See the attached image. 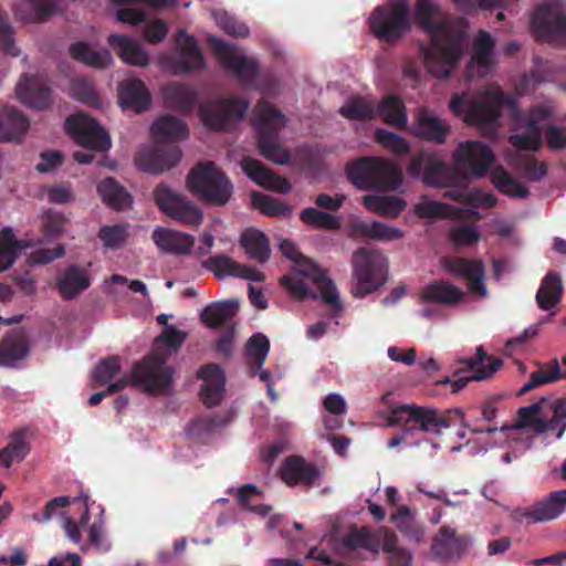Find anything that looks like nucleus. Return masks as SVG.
Returning <instances> with one entry per match:
<instances>
[{
    "label": "nucleus",
    "instance_id": "nucleus-1",
    "mask_svg": "<svg viewBox=\"0 0 566 566\" xmlns=\"http://www.w3.org/2000/svg\"><path fill=\"white\" fill-rule=\"evenodd\" d=\"M413 14L419 28L430 35L428 44H419L427 71L438 78H448L463 56L465 31L434 0H417Z\"/></svg>",
    "mask_w": 566,
    "mask_h": 566
},
{
    "label": "nucleus",
    "instance_id": "nucleus-2",
    "mask_svg": "<svg viewBox=\"0 0 566 566\" xmlns=\"http://www.w3.org/2000/svg\"><path fill=\"white\" fill-rule=\"evenodd\" d=\"M453 168L433 154L421 149L415 154L407 172L412 178H420L431 187L455 186L461 178L484 177L495 160L492 149L478 140L461 143L452 155Z\"/></svg>",
    "mask_w": 566,
    "mask_h": 566
},
{
    "label": "nucleus",
    "instance_id": "nucleus-3",
    "mask_svg": "<svg viewBox=\"0 0 566 566\" xmlns=\"http://www.w3.org/2000/svg\"><path fill=\"white\" fill-rule=\"evenodd\" d=\"M187 335L174 326H167L156 338L155 348L132 368L133 386L148 392H161L170 388L174 369L167 365L170 356L179 350Z\"/></svg>",
    "mask_w": 566,
    "mask_h": 566
},
{
    "label": "nucleus",
    "instance_id": "nucleus-4",
    "mask_svg": "<svg viewBox=\"0 0 566 566\" xmlns=\"http://www.w3.org/2000/svg\"><path fill=\"white\" fill-rule=\"evenodd\" d=\"M350 182L361 190L395 191L402 184L401 168L381 157H364L346 167Z\"/></svg>",
    "mask_w": 566,
    "mask_h": 566
},
{
    "label": "nucleus",
    "instance_id": "nucleus-5",
    "mask_svg": "<svg viewBox=\"0 0 566 566\" xmlns=\"http://www.w3.org/2000/svg\"><path fill=\"white\" fill-rule=\"evenodd\" d=\"M255 112L253 125L258 132V147L261 155L275 164H286L290 160V154L279 144V132L285 126V116L264 98L258 102Z\"/></svg>",
    "mask_w": 566,
    "mask_h": 566
},
{
    "label": "nucleus",
    "instance_id": "nucleus-6",
    "mask_svg": "<svg viewBox=\"0 0 566 566\" xmlns=\"http://www.w3.org/2000/svg\"><path fill=\"white\" fill-rule=\"evenodd\" d=\"M188 189L202 202L214 207L226 206L233 193V185L213 161L195 166L187 178Z\"/></svg>",
    "mask_w": 566,
    "mask_h": 566
},
{
    "label": "nucleus",
    "instance_id": "nucleus-7",
    "mask_svg": "<svg viewBox=\"0 0 566 566\" xmlns=\"http://www.w3.org/2000/svg\"><path fill=\"white\" fill-rule=\"evenodd\" d=\"M371 34L380 42L396 44L411 29L410 7L406 0H389L377 6L368 18Z\"/></svg>",
    "mask_w": 566,
    "mask_h": 566
},
{
    "label": "nucleus",
    "instance_id": "nucleus-8",
    "mask_svg": "<svg viewBox=\"0 0 566 566\" xmlns=\"http://www.w3.org/2000/svg\"><path fill=\"white\" fill-rule=\"evenodd\" d=\"M353 276L356 285L355 297H364L384 285L387 281V261L378 251L367 248L357 249L352 258Z\"/></svg>",
    "mask_w": 566,
    "mask_h": 566
},
{
    "label": "nucleus",
    "instance_id": "nucleus-9",
    "mask_svg": "<svg viewBox=\"0 0 566 566\" xmlns=\"http://www.w3.org/2000/svg\"><path fill=\"white\" fill-rule=\"evenodd\" d=\"M394 419L403 422L401 434L394 436L388 441V448H395L406 441L409 434L420 430L431 433H440L442 429L450 427V420L447 416L439 415L437 410L418 407L400 406L394 411Z\"/></svg>",
    "mask_w": 566,
    "mask_h": 566
},
{
    "label": "nucleus",
    "instance_id": "nucleus-10",
    "mask_svg": "<svg viewBox=\"0 0 566 566\" xmlns=\"http://www.w3.org/2000/svg\"><path fill=\"white\" fill-rule=\"evenodd\" d=\"M475 350L474 356L457 359V363L464 367L457 369L452 377H446L439 382L450 385L452 392H459L470 381H483L493 378L503 366V360L488 355L482 346H478Z\"/></svg>",
    "mask_w": 566,
    "mask_h": 566
},
{
    "label": "nucleus",
    "instance_id": "nucleus-11",
    "mask_svg": "<svg viewBox=\"0 0 566 566\" xmlns=\"http://www.w3.org/2000/svg\"><path fill=\"white\" fill-rule=\"evenodd\" d=\"M154 200L166 217L178 223L197 227L203 220L202 211L192 201L165 184L155 188Z\"/></svg>",
    "mask_w": 566,
    "mask_h": 566
},
{
    "label": "nucleus",
    "instance_id": "nucleus-12",
    "mask_svg": "<svg viewBox=\"0 0 566 566\" xmlns=\"http://www.w3.org/2000/svg\"><path fill=\"white\" fill-rule=\"evenodd\" d=\"M154 200L166 217L178 223L197 227L203 220L202 211L192 201L165 184L155 188Z\"/></svg>",
    "mask_w": 566,
    "mask_h": 566
},
{
    "label": "nucleus",
    "instance_id": "nucleus-13",
    "mask_svg": "<svg viewBox=\"0 0 566 566\" xmlns=\"http://www.w3.org/2000/svg\"><path fill=\"white\" fill-rule=\"evenodd\" d=\"M531 25L538 41L566 43V13L558 2H546L534 11Z\"/></svg>",
    "mask_w": 566,
    "mask_h": 566
},
{
    "label": "nucleus",
    "instance_id": "nucleus-14",
    "mask_svg": "<svg viewBox=\"0 0 566 566\" xmlns=\"http://www.w3.org/2000/svg\"><path fill=\"white\" fill-rule=\"evenodd\" d=\"M208 44L219 63L230 71L240 83L252 85L259 75L256 60L240 55L237 49L216 35L208 38Z\"/></svg>",
    "mask_w": 566,
    "mask_h": 566
},
{
    "label": "nucleus",
    "instance_id": "nucleus-15",
    "mask_svg": "<svg viewBox=\"0 0 566 566\" xmlns=\"http://www.w3.org/2000/svg\"><path fill=\"white\" fill-rule=\"evenodd\" d=\"M249 108V102L241 97L210 101L199 107V116L206 127L212 130H229Z\"/></svg>",
    "mask_w": 566,
    "mask_h": 566
},
{
    "label": "nucleus",
    "instance_id": "nucleus-16",
    "mask_svg": "<svg viewBox=\"0 0 566 566\" xmlns=\"http://www.w3.org/2000/svg\"><path fill=\"white\" fill-rule=\"evenodd\" d=\"M65 126L67 134L84 148L106 150L111 147L107 132L88 115L83 113L71 115L66 118Z\"/></svg>",
    "mask_w": 566,
    "mask_h": 566
},
{
    "label": "nucleus",
    "instance_id": "nucleus-17",
    "mask_svg": "<svg viewBox=\"0 0 566 566\" xmlns=\"http://www.w3.org/2000/svg\"><path fill=\"white\" fill-rule=\"evenodd\" d=\"M15 94L23 105L36 111H44L53 103L49 80L42 74H22Z\"/></svg>",
    "mask_w": 566,
    "mask_h": 566
},
{
    "label": "nucleus",
    "instance_id": "nucleus-18",
    "mask_svg": "<svg viewBox=\"0 0 566 566\" xmlns=\"http://www.w3.org/2000/svg\"><path fill=\"white\" fill-rule=\"evenodd\" d=\"M180 158L181 151L177 145L158 142L155 147L140 149L135 163L143 171L160 174L176 166Z\"/></svg>",
    "mask_w": 566,
    "mask_h": 566
},
{
    "label": "nucleus",
    "instance_id": "nucleus-19",
    "mask_svg": "<svg viewBox=\"0 0 566 566\" xmlns=\"http://www.w3.org/2000/svg\"><path fill=\"white\" fill-rule=\"evenodd\" d=\"M294 263V270L296 273L295 275H298L302 279H310L313 283L317 285L323 302L329 305L336 312L342 311L343 306L339 300L337 289L334 282L329 277H327L326 273L322 269H319L314 261L307 259L304 255H302Z\"/></svg>",
    "mask_w": 566,
    "mask_h": 566
},
{
    "label": "nucleus",
    "instance_id": "nucleus-20",
    "mask_svg": "<svg viewBox=\"0 0 566 566\" xmlns=\"http://www.w3.org/2000/svg\"><path fill=\"white\" fill-rule=\"evenodd\" d=\"M409 130L418 139L442 145L447 142L451 127L446 120L440 119L433 111L428 107H420Z\"/></svg>",
    "mask_w": 566,
    "mask_h": 566
},
{
    "label": "nucleus",
    "instance_id": "nucleus-21",
    "mask_svg": "<svg viewBox=\"0 0 566 566\" xmlns=\"http://www.w3.org/2000/svg\"><path fill=\"white\" fill-rule=\"evenodd\" d=\"M447 270L453 274L464 277L468 281L470 293L485 297L488 290L485 286V268L481 260L453 258L448 261Z\"/></svg>",
    "mask_w": 566,
    "mask_h": 566
},
{
    "label": "nucleus",
    "instance_id": "nucleus-22",
    "mask_svg": "<svg viewBox=\"0 0 566 566\" xmlns=\"http://www.w3.org/2000/svg\"><path fill=\"white\" fill-rule=\"evenodd\" d=\"M542 406L541 402L532 403L526 407H522L517 411V419L511 426L503 423L499 426L494 423L493 426H474L471 427L472 432L475 433H495L496 431H506L510 429L522 430L528 429L532 432L539 434L544 432L543 418L541 417Z\"/></svg>",
    "mask_w": 566,
    "mask_h": 566
},
{
    "label": "nucleus",
    "instance_id": "nucleus-23",
    "mask_svg": "<svg viewBox=\"0 0 566 566\" xmlns=\"http://www.w3.org/2000/svg\"><path fill=\"white\" fill-rule=\"evenodd\" d=\"M202 268L212 272L216 277L234 276L253 282H262L265 275L253 268L243 265L224 254H217L202 261Z\"/></svg>",
    "mask_w": 566,
    "mask_h": 566
},
{
    "label": "nucleus",
    "instance_id": "nucleus-24",
    "mask_svg": "<svg viewBox=\"0 0 566 566\" xmlns=\"http://www.w3.org/2000/svg\"><path fill=\"white\" fill-rule=\"evenodd\" d=\"M175 40L179 49V54L174 61L175 73L182 74L203 69L205 59L197 40L185 30H178Z\"/></svg>",
    "mask_w": 566,
    "mask_h": 566
},
{
    "label": "nucleus",
    "instance_id": "nucleus-25",
    "mask_svg": "<svg viewBox=\"0 0 566 566\" xmlns=\"http://www.w3.org/2000/svg\"><path fill=\"white\" fill-rule=\"evenodd\" d=\"M470 541L465 535H458L454 528L441 526L431 545L432 554L443 560L459 558L463 555Z\"/></svg>",
    "mask_w": 566,
    "mask_h": 566
},
{
    "label": "nucleus",
    "instance_id": "nucleus-26",
    "mask_svg": "<svg viewBox=\"0 0 566 566\" xmlns=\"http://www.w3.org/2000/svg\"><path fill=\"white\" fill-rule=\"evenodd\" d=\"M198 377L203 380L200 390L203 405L208 408L220 405L226 387V376L220 366L217 364L205 365L199 369Z\"/></svg>",
    "mask_w": 566,
    "mask_h": 566
},
{
    "label": "nucleus",
    "instance_id": "nucleus-27",
    "mask_svg": "<svg viewBox=\"0 0 566 566\" xmlns=\"http://www.w3.org/2000/svg\"><path fill=\"white\" fill-rule=\"evenodd\" d=\"M504 102L503 94H493L485 99L472 104L469 108L468 119L478 124L488 134H494L501 115L500 107Z\"/></svg>",
    "mask_w": 566,
    "mask_h": 566
},
{
    "label": "nucleus",
    "instance_id": "nucleus-28",
    "mask_svg": "<svg viewBox=\"0 0 566 566\" xmlns=\"http://www.w3.org/2000/svg\"><path fill=\"white\" fill-rule=\"evenodd\" d=\"M319 476V470L300 455L287 457L281 467V478L290 486L302 484L311 488Z\"/></svg>",
    "mask_w": 566,
    "mask_h": 566
},
{
    "label": "nucleus",
    "instance_id": "nucleus-29",
    "mask_svg": "<svg viewBox=\"0 0 566 566\" xmlns=\"http://www.w3.org/2000/svg\"><path fill=\"white\" fill-rule=\"evenodd\" d=\"M241 167L249 178L265 189L280 193H287L292 189L286 178L275 175L254 158L244 157L241 161Z\"/></svg>",
    "mask_w": 566,
    "mask_h": 566
},
{
    "label": "nucleus",
    "instance_id": "nucleus-30",
    "mask_svg": "<svg viewBox=\"0 0 566 566\" xmlns=\"http://www.w3.org/2000/svg\"><path fill=\"white\" fill-rule=\"evenodd\" d=\"M566 509V489L551 492L545 499L536 502L524 513L533 523L557 518Z\"/></svg>",
    "mask_w": 566,
    "mask_h": 566
},
{
    "label": "nucleus",
    "instance_id": "nucleus-31",
    "mask_svg": "<svg viewBox=\"0 0 566 566\" xmlns=\"http://www.w3.org/2000/svg\"><path fill=\"white\" fill-rule=\"evenodd\" d=\"M91 285L85 269L78 264L69 265L56 279V289L63 300H73Z\"/></svg>",
    "mask_w": 566,
    "mask_h": 566
},
{
    "label": "nucleus",
    "instance_id": "nucleus-32",
    "mask_svg": "<svg viewBox=\"0 0 566 566\" xmlns=\"http://www.w3.org/2000/svg\"><path fill=\"white\" fill-rule=\"evenodd\" d=\"M118 99L123 108L134 109L137 113L148 109L151 103L148 90L144 82L138 78H128L120 83Z\"/></svg>",
    "mask_w": 566,
    "mask_h": 566
},
{
    "label": "nucleus",
    "instance_id": "nucleus-33",
    "mask_svg": "<svg viewBox=\"0 0 566 566\" xmlns=\"http://www.w3.org/2000/svg\"><path fill=\"white\" fill-rule=\"evenodd\" d=\"M350 235L354 238H368L376 241H395L403 237V232L380 221L354 220L350 226Z\"/></svg>",
    "mask_w": 566,
    "mask_h": 566
},
{
    "label": "nucleus",
    "instance_id": "nucleus-34",
    "mask_svg": "<svg viewBox=\"0 0 566 566\" xmlns=\"http://www.w3.org/2000/svg\"><path fill=\"white\" fill-rule=\"evenodd\" d=\"M151 238L160 250L170 254H187L193 245L190 234L167 228L155 229Z\"/></svg>",
    "mask_w": 566,
    "mask_h": 566
},
{
    "label": "nucleus",
    "instance_id": "nucleus-35",
    "mask_svg": "<svg viewBox=\"0 0 566 566\" xmlns=\"http://www.w3.org/2000/svg\"><path fill=\"white\" fill-rule=\"evenodd\" d=\"M108 44L117 52L119 57L127 64L135 66L148 65L149 57L140 43L123 34H111L107 38Z\"/></svg>",
    "mask_w": 566,
    "mask_h": 566
},
{
    "label": "nucleus",
    "instance_id": "nucleus-36",
    "mask_svg": "<svg viewBox=\"0 0 566 566\" xmlns=\"http://www.w3.org/2000/svg\"><path fill=\"white\" fill-rule=\"evenodd\" d=\"M161 94L168 107L182 113L191 112L198 98L192 87L181 83L165 85Z\"/></svg>",
    "mask_w": 566,
    "mask_h": 566
},
{
    "label": "nucleus",
    "instance_id": "nucleus-37",
    "mask_svg": "<svg viewBox=\"0 0 566 566\" xmlns=\"http://www.w3.org/2000/svg\"><path fill=\"white\" fill-rule=\"evenodd\" d=\"M28 117L18 109H6L0 116V140L20 143L29 128Z\"/></svg>",
    "mask_w": 566,
    "mask_h": 566
},
{
    "label": "nucleus",
    "instance_id": "nucleus-38",
    "mask_svg": "<svg viewBox=\"0 0 566 566\" xmlns=\"http://www.w3.org/2000/svg\"><path fill=\"white\" fill-rule=\"evenodd\" d=\"M28 117L18 109H6L0 116V140L20 143L29 128Z\"/></svg>",
    "mask_w": 566,
    "mask_h": 566
},
{
    "label": "nucleus",
    "instance_id": "nucleus-39",
    "mask_svg": "<svg viewBox=\"0 0 566 566\" xmlns=\"http://www.w3.org/2000/svg\"><path fill=\"white\" fill-rule=\"evenodd\" d=\"M29 353V343L21 332L7 334L0 343V365L12 366L17 360L23 359Z\"/></svg>",
    "mask_w": 566,
    "mask_h": 566
},
{
    "label": "nucleus",
    "instance_id": "nucleus-40",
    "mask_svg": "<svg viewBox=\"0 0 566 566\" xmlns=\"http://www.w3.org/2000/svg\"><path fill=\"white\" fill-rule=\"evenodd\" d=\"M464 296L462 290L447 281H434L428 284L421 294L424 302L454 305Z\"/></svg>",
    "mask_w": 566,
    "mask_h": 566
},
{
    "label": "nucleus",
    "instance_id": "nucleus-41",
    "mask_svg": "<svg viewBox=\"0 0 566 566\" xmlns=\"http://www.w3.org/2000/svg\"><path fill=\"white\" fill-rule=\"evenodd\" d=\"M563 291L560 276L555 272H548L536 292L535 298L538 307L543 311L555 307L562 300Z\"/></svg>",
    "mask_w": 566,
    "mask_h": 566
},
{
    "label": "nucleus",
    "instance_id": "nucleus-42",
    "mask_svg": "<svg viewBox=\"0 0 566 566\" xmlns=\"http://www.w3.org/2000/svg\"><path fill=\"white\" fill-rule=\"evenodd\" d=\"M566 379V355L562 358V366L557 359L551 360L545 369L535 370L530 380L520 389L518 395H524L542 385Z\"/></svg>",
    "mask_w": 566,
    "mask_h": 566
},
{
    "label": "nucleus",
    "instance_id": "nucleus-43",
    "mask_svg": "<svg viewBox=\"0 0 566 566\" xmlns=\"http://www.w3.org/2000/svg\"><path fill=\"white\" fill-rule=\"evenodd\" d=\"M239 310L237 301L211 303L203 308L200 318L210 328H218L232 321Z\"/></svg>",
    "mask_w": 566,
    "mask_h": 566
},
{
    "label": "nucleus",
    "instance_id": "nucleus-44",
    "mask_svg": "<svg viewBox=\"0 0 566 566\" xmlns=\"http://www.w3.org/2000/svg\"><path fill=\"white\" fill-rule=\"evenodd\" d=\"M97 191L103 202L113 209L123 210L133 203V198L128 191L112 177L99 181Z\"/></svg>",
    "mask_w": 566,
    "mask_h": 566
},
{
    "label": "nucleus",
    "instance_id": "nucleus-45",
    "mask_svg": "<svg viewBox=\"0 0 566 566\" xmlns=\"http://www.w3.org/2000/svg\"><path fill=\"white\" fill-rule=\"evenodd\" d=\"M240 243L250 259L260 263L270 259V242L263 232L249 229L242 233Z\"/></svg>",
    "mask_w": 566,
    "mask_h": 566
},
{
    "label": "nucleus",
    "instance_id": "nucleus-46",
    "mask_svg": "<svg viewBox=\"0 0 566 566\" xmlns=\"http://www.w3.org/2000/svg\"><path fill=\"white\" fill-rule=\"evenodd\" d=\"M376 114L388 125L402 129L407 125V113L402 101L396 95L385 96L376 107Z\"/></svg>",
    "mask_w": 566,
    "mask_h": 566
},
{
    "label": "nucleus",
    "instance_id": "nucleus-47",
    "mask_svg": "<svg viewBox=\"0 0 566 566\" xmlns=\"http://www.w3.org/2000/svg\"><path fill=\"white\" fill-rule=\"evenodd\" d=\"M364 206L381 217L397 218L406 208L407 203L397 196L367 195L363 198Z\"/></svg>",
    "mask_w": 566,
    "mask_h": 566
},
{
    "label": "nucleus",
    "instance_id": "nucleus-48",
    "mask_svg": "<svg viewBox=\"0 0 566 566\" xmlns=\"http://www.w3.org/2000/svg\"><path fill=\"white\" fill-rule=\"evenodd\" d=\"M151 133L156 138L181 140L188 137L189 130L182 119L172 115H164L153 124Z\"/></svg>",
    "mask_w": 566,
    "mask_h": 566
},
{
    "label": "nucleus",
    "instance_id": "nucleus-49",
    "mask_svg": "<svg viewBox=\"0 0 566 566\" xmlns=\"http://www.w3.org/2000/svg\"><path fill=\"white\" fill-rule=\"evenodd\" d=\"M344 546L348 549L364 548L373 554L380 549V536L367 527L352 526L343 539Z\"/></svg>",
    "mask_w": 566,
    "mask_h": 566
},
{
    "label": "nucleus",
    "instance_id": "nucleus-50",
    "mask_svg": "<svg viewBox=\"0 0 566 566\" xmlns=\"http://www.w3.org/2000/svg\"><path fill=\"white\" fill-rule=\"evenodd\" d=\"M71 56L86 65L104 69L112 62V55L107 50L96 51L86 42L78 41L70 45Z\"/></svg>",
    "mask_w": 566,
    "mask_h": 566
},
{
    "label": "nucleus",
    "instance_id": "nucleus-51",
    "mask_svg": "<svg viewBox=\"0 0 566 566\" xmlns=\"http://www.w3.org/2000/svg\"><path fill=\"white\" fill-rule=\"evenodd\" d=\"M270 352L269 338L261 334H253L245 344V357L251 365V373L255 375L261 370Z\"/></svg>",
    "mask_w": 566,
    "mask_h": 566
},
{
    "label": "nucleus",
    "instance_id": "nucleus-52",
    "mask_svg": "<svg viewBox=\"0 0 566 566\" xmlns=\"http://www.w3.org/2000/svg\"><path fill=\"white\" fill-rule=\"evenodd\" d=\"M491 181L503 195L514 198H525L528 195L526 186L522 185L502 167H495L491 172Z\"/></svg>",
    "mask_w": 566,
    "mask_h": 566
},
{
    "label": "nucleus",
    "instance_id": "nucleus-53",
    "mask_svg": "<svg viewBox=\"0 0 566 566\" xmlns=\"http://www.w3.org/2000/svg\"><path fill=\"white\" fill-rule=\"evenodd\" d=\"M391 522L395 523L401 534L417 543L423 539V530L421 525L411 516L408 506L398 507L397 512L391 515Z\"/></svg>",
    "mask_w": 566,
    "mask_h": 566
},
{
    "label": "nucleus",
    "instance_id": "nucleus-54",
    "mask_svg": "<svg viewBox=\"0 0 566 566\" xmlns=\"http://www.w3.org/2000/svg\"><path fill=\"white\" fill-rule=\"evenodd\" d=\"M30 448L22 431L15 432L7 447L0 450V464L10 468L14 461H22L29 453Z\"/></svg>",
    "mask_w": 566,
    "mask_h": 566
},
{
    "label": "nucleus",
    "instance_id": "nucleus-55",
    "mask_svg": "<svg viewBox=\"0 0 566 566\" xmlns=\"http://www.w3.org/2000/svg\"><path fill=\"white\" fill-rule=\"evenodd\" d=\"M251 203L253 208L268 217H284L292 213V208L289 205L258 191L252 192Z\"/></svg>",
    "mask_w": 566,
    "mask_h": 566
},
{
    "label": "nucleus",
    "instance_id": "nucleus-56",
    "mask_svg": "<svg viewBox=\"0 0 566 566\" xmlns=\"http://www.w3.org/2000/svg\"><path fill=\"white\" fill-rule=\"evenodd\" d=\"M300 219L306 226L315 229L338 230L340 223L336 217L316 208H305L300 212Z\"/></svg>",
    "mask_w": 566,
    "mask_h": 566
},
{
    "label": "nucleus",
    "instance_id": "nucleus-57",
    "mask_svg": "<svg viewBox=\"0 0 566 566\" xmlns=\"http://www.w3.org/2000/svg\"><path fill=\"white\" fill-rule=\"evenodd\" d=\"M229 421L230 418L219 415L200 417L188 424V434L192 438L201 439L211 434L217 428L226 426Z\"/></svg>",
    "mask_w": 566,
    "mask_h": 566
},
{
    "label": "nucleus",
    "instance_id": "nucleus-58",
    "mask_svg": "<svg viewBox=\"0 0 566 566\" xmlns=\"http://www.w3.org/2000/svg\"><path fill=\"white\" fill-rule=\"evenodd\" d=\"M339 113L347 119H373L376 107L365 97H354L340 107Z\"/></svg>",
    "mask_w": 566,
    "mask_h": 566
},
{
    "label": "nucleus",
    "instance_id": "nucleus-59",
    "mask_svg": "<svg viewBox=\"0 0 566 566\" xmlns=\"http://www.w3.org/2000/svg\"><path fill=\"white\" fill-rule=\"evenodd\" d=\"M514 168L530 181H538L547 174L545 163H541L530 155L518 156L515 160Z\"/></svg>",
    "mask_w": 566,
    "mask_h": 566
},
{
    "label": "nucleus",
    "instance_id": "nucleus-60",
    "mask_svg": "<svg viewBox=\"0 0 566 566\" xmlns=\"http://www.w3.org/2000/svg\"><path fill=\"white\" fill-rule=\"evenodd\" d=\"M67 219L62 212L48 209L42 214V234L45 240L51 241L59 238L63 232Z\"/></svg>",
    "mask_w": 566,
    "mask_h": 566
},
{
    "label": "nucleus",
    "instance_id": "nucleus-61",
    "mask_svg": "<svg viewBox=\"0 0 566 566\" xmlns=\"http://www.w3.org/2000/svg\"><path fill=\"white\" fill-rule=\"evenodd\" d=\"M556 107L552 102H546L533 106L528 111L527 128L538 129L542 134L546 124L555 117Z\"/></svg>",
    "mask_w": 566,
    "mask_h": 566
},
{
    "label": "nucleus",
    "instance_id": "nucleus-62",
    "mask_svg": "<svg viewBox=\"0 0 566 566\" xmlns=\"http://www.w3.org/2000/svg\"><path fill=\"white\" fill-rule=\"evenodd\" d=\"M120 371V359L118 356H109L102 359L95 367L92 379L94 385L105 386Z\"/></svg>",
    "mask_w": 566,
    "mask_h": 566
},
{
    "label": "nucleus",
    "instance_id": "nucleus-63",
    "mask_svg": "<svg viewBox=\"0 0 566 566\" xmlns=\"http://www.w3.org/2000/svg\"><path fill=\"white\" fill-rule=\"evenodd\" d=\"M376 142L396 155H407L410 151L409 142L402 136L378 128L375 132Z\"/></svg>",
    "mask_w": 566,
    "mask_h": 566
},
{
    "label": "nucleus",
    "instance_id": "nucleus-64",
    "mask_svg": "<svg viewBox=\"0 0 566 566\" xmlns=\"http://www.w3.org/2000/svg\"><path fill=\"white\" fill-rule=\"evenodd\" d=\"M449 241L454 247H469L479 242L481 234L472 224H461L449 231Z\"/></svg>",
    "mask_w": 566,
    "mask_h": 566
}]
</instances>
